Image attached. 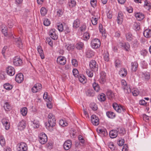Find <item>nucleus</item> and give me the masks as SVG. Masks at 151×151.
Masks as SVG:
<instances>
[{
	"mask_svg": "<svg viewBox=\"0 0 151 151\" xmlns=\"http://www.w3.org/2000/svg\"><path fill=\"white\" fill-rule=\"evenodd\" d=\"M48 124H45L46 128L50 132L53 130L52 128L56 124V120L55 116L52 113H50L47 116Z\"/></svg>",
	"mask_w": 151,
	"mask_h": 151,
	"instance_id": "obj_1",
	"label": "nucleus"
},
{
	"mask_svg": "<svg viewBox=\"0 0 151 151\" xmlns=\"http://www.w3.org/2000/svg\"><path fill=\"white\" fill-rule=\"evenodd\" d=\"M101 44L99 39L97 38L93 39L91 40V46L92 48L96 49L100 47Z\"/></svg>",
	"mask_w": 151,
	"mask_h": 151,
	"instance_id": "obj_2",
	"label": "nucleus"
},
{
	"mask_svg": "<svg viewBox=\"0 0 151 151\" xmlns=\"http://www.w3.org/2000/svg\"><path fill=\"white\" fill-rule=\"evenodd\" d=\"M122 87L123 89L124 92L126 93H129L131 92L130 88L127 85L125 81L122 80L121 81Z\"/></svg>",
	"mask_w": 151,
	"mask_h": 151,
	"instance_id": "obj_3",
	"label": "nucleus"
},
{
	"mask_svg": "<svg viewBox=\"0 0 151 151\" xmlns=\"http://www.w3.org/2000/svg\"><path fill=\"white\" fill-rule=\"evenodd\" d=\"M112 106L115 110L119 113L122 112H124L125 111V109L124 107L121 105H118L116 103H113Z\"/></svg>",
	"mask_w": 151,
	"mask_h": 151,
	"instance_id": "obj_4",
	"label": "nucleus"
},
{
	"mask_svg": "<svg viewBox=\"0 0 151 151\" xmlns=\"http://www.w3.org/2000/svg\"><path fill=\"white\" fill-rule=\"evenodd\" d=\"M91 70L94 72L97 71L98 69V65L96 62L94 60H91L89 64Z\"/></svg>",
	"mask_w": 151,
	"mask_h": 151,
	"instance_id": "obj_5",
	"label": "nucleus"
},
{
	"mask_svg": "<svg viewBox=\"0 0 151 151\" xmlns=\"http://www.w3.org/2000/svg\"><path fill=\"white\" fill-rule=\"evenodd\" d=\"M17 149L18 151H27V145L25 143L21 142L17 145Z\"/></svg>",
	"mask_w": 151,
	"mask_h": 151,
	"instance_id": "obj_6",
	"label": "nucleus"
},
{
	"mask_svg": "<svg viewBox=\"0 0 151 151\" xmlns=\"http://www.w3.org/2000/svg\"><path fill=\"white\" fill-rule=\"evenodd\" d=\"M39 142L42 144H45L47 141V137L46 135L43 132L41 133L39 135Z\"/></svg>",
	"mask_w": 151,
	"mask_h": 151,
	"instance_id": "obj_7",
	"label": "nucleus"
},
{
	"mask_svg": "<svg viewBox=\"0 0 151 151\" xmlns=\"http://www.w3.org/2000/svg\"><path fill=\"white\" fill-rule=\"evenodd\" d=\"M106 73L103 71L100 73V78L99 79V81L101 84H104L106 82Z\"/></svg>",
	"mask_w": 151,
	"mask_h": 151,
	"instance_id": "obj_8",
	"label": "nucleus"
},
{
	"mask_svg": "<svg viewBox=\"0 0 151 151\" xmlns=\"http://www.w3.org/2000/svg\"><path fill=\"white\" fill-rule=\"evenodd\" d=\"M92 123L95 126H97L99 124V119L97 116L95 115H93L91 117Z\"/></svg>",
	"mask_w": 151,
	"mask_h": 151,
	"instance_id": "obj_9",
	"label": "nucleus"
},
{
	"mask_svg": "<svg viewBox=\"0 0 151 151\" xmlns=\"http://www.w3.org/2000/svg\"><path fill=\"white\" fill-rule=\"evenodd\" d=\"M13 62L14 65L16 66H20L22 63V60L18 56H16L14 58Z\"/></svg>",
	"mask_w": 151,
	"mask_h": 151,
	"instance_id": "obj_10",
	"label": "nucleus"
},
{
	"mask_svg": "<svg viewBox=\"0 0 151 151\" xmlns=\"http://www.w3.org/2000/svg\"><path fill=\"white\" fill-rule=\"evenodd\" d=\"M57 61L58 64L61 65H64L66 63V58L64 56H59L57 58Z\"/></svg>",
	"mask_w": 151,
	"mask_h": 151,
	"instance_id": "obj_11",
	"label": "nucleus"
},
{
	"mask_svg": "<svg viewBox=\"0 0 151 151\" xmlns=\"http://www.w3.org/2000/svg\"><path fill=\"white\" fill-rule=\"evenodd\" d=\"M6 72L7 74L10 76H13L15 73L14 69L12 66H9L6 68Z\"/></svg>",
	"mask_w": 151,
	"mask_h": 151,
	"instance_id": "obj_12",
	"label": "nucleus"
},
{
	"mask_svg": "<svg viewBox=\"0 0 151 151\" xmlns=\"http://www.w3.org/2000/svg\"><path fill=\"white\" fill-rule=\"evenodd\" d=\"M72 142L70 140H68L66 141L63 144V147L65 150H68L71 147Z\"/></svg>",
	"mask_w": 151,
	"mask_h": 151,
	"instance_id": "obj_13",
	"label": "nucleus"
},
{
	"mask_svg": "<svg viewBox=\"0 0 151 151\" xmlns=\"http://www.w3.org/2000/svg\"><path fill=\"white\" fill-rule=\"evenodd\" d=\"M55 29H52L49 32V34L51 37L54 40H56L58 38V36L55 32Z\"/></svg>",
	"mask_w": 151,
	"mask_h": 151,
	"instance_id": "obj_14",
	"label": "nucleus"
},
{
	"mask_svg": "<svg viewBox=\"0 0 151 151\" xmlns=\"http://www.w3.org/2000/svg\"><path fill=\"white\" fill-rule=\"evenodd\" d=\"M16 81L19 83H21L23 80L24 76L22 73H19L16 75L15 77Z\"/></svg>",
	"mask_w": 151,
	"mask_h": 151,
	"instance_id": "obj_15",
	"label": "nucleus"
},
{
	"mask_svg": "<svg viewBox=\"0 0 151 151\" xmlns=\"http://www.w3.org/2000/svg\"><path fill=\"white\" fill-rule=\"evenodd\" d=\"M25 122L24 120L19 122L18 124V129L20 130H23L25 128Z\"/></svg>",
	"mask_w": 151,
	"mask_h": 151,
	"instance_id": "obj_16",
	"label": "nucleus"
},
{
	"mask_svg": "<svg viewBox=\"0 0 151 151\" xmlns=\"http://www.w3.org/2000/svg\"><path fill=\"white\" fill-rule=\"evenodd\" d=\"M123 13L121 12H119L118 13L117 17V21L119 24H121L123 19Z\"/></svg>",
	"mask_w": 151,
	"mask_h": 151,
	"instance_id": "obj_17",
	"label": "nucleus"
},
{
	"mask_svg": "<svg viewBox=\"0 0 151 151\" xmlns=\"http://www.w3.org/2000/svg\"><path fill=\"white\" fill-rule=\"evenodd\" d=\"M120 45L122 49H125L126 51H128L130 47V45L128 43L120 42Z\"/></svg>",
	"mask_w": 151,
	"mask_h": 151,
	"instance_id": "obj_18",
	"label": "nucleus"
},
{
	"mask_svg": "<svg viewBox=\"0 0 151 151\" xmlns=\"http://www.w3.org/2000/svg\"><path fill=\"white\" fill-rule=\"evenodd\" d=\"M37 87L38 89H41L42 88L41 84L40 83L36 84L32 89V91L33 93H36L38 91L37 89L36 88Z\"/></svg>",
	"mask_w": 151,
	"mask_h": 151,
	"instance_id": "obj_19",
	"label": "nucleus"
},
{
	"mask_svg": "<svg viewBox=\"0 0 151 151\" xmlns=\"http://www.w3.org/2000/svg\"><path fill=\"white\" fill-rule=\"evenodd\" d=\"M118 135V132L117 130H112L109 132V135L111 138H115Z\"/></svg>",
	"mask_w": 151,
	"mask_h": 151,
	"instance_id": "obj_20",
	"label": "nucleus"
},
{
	"mask_svg": "<svg viewBox=\"0 0 151 151\" xmlns=\"http://www.w3.org/2000/svg\"><path fill=\"white\" fill-rule=\"evenodd\" d=\"M143 35L146 38H149L151 37V29H146L144 31Z\"/></svg>",
	"mask_w": 151,
	"mask_h": 151,
	"instance_id": "obj_21",
	"label": "nucleus"
},
{
	"mask_svg": "<svg viewBox=\"0 0 151 151\" xmlns=\"http://www.w3.org/2000/svg\"><path fill=\"white\" fill-rule=\"evenodd\" d=\"M86 55L87 58H91L94 56V52L91 50H88L86 52Z\"/></svg>",
	"mask_w": 151,
	"mask_h": 151,
	"instance_id": "obj_22",
	"label": "nucleus"
},
{
	"mask_svg": "<svg viewBox=\"0 0 151 151\" xmlns=\"http://www.w3.org/2000/svg\"><path fill=\"white\" fill-rule=\"evenodd\" d=\"M80 21L79 19H77L75 20L73 23V29H76L78 28L80 26Z\"/></svg>",
	"mask_w": 151,
	"mask_h": 151,
	"instance_id": "obj_23",
	"label": "nucleus"
},
{
	"mask_svg": "<svg viewBox=\"0 0 151 151\" xmlns=\"http://www.w3.org/2000/svg\"><path fill=\"white\" fill-rule=\"evenodd\" d=\"M119 75L122 77H125L127 74V71L125 68H121L119 72Z\"/></svg>",
	"mask_w": 151,
	"mask_h": 151,
	"instance_id": "obj_24",
	"label": "nucleus"
},
{
	"mask_svg": "<svg viewBox=\"0 0 151 151\" xmlns=\"http://www.w3.org/2000/svg\"><path fill=\"white\" fill-rule=\"evenodd\" d=\"M15 42L17 46L20 48L22 47V43L21 39L20 38H16Z\"/></svg>",
	"mask_w": 151,
	"mask_h": 151,
	"instance_id": "obj_25",
	"label": "nucleus"
},
{
	"mask_svg": "<svg viewBox=\"0 0 151 151\" xmlns=\"http://www.w3.org/2000/svg\"><path fill=\"white\" fill-rule=\"evenodd\" d=\"M37 49L41 58L42 59H44L45 57L43 52V50L41 47L40 46H38L37 47Z\"/></svg>",
	"mask_w": 151,
	"mask_h": 151,
	"instance_id": "obj_26",
	"label": "nucleus"
},
{
	"mask_svg": "<svg viewBox=\"0 0 151 151\" xmlns=\"http://www.w3.org/2000/svg\"><path fill=\"white\" fill-rule=\"evenodd\" d=\"M117 132H119V134L121 136L124 135L126 133L124 129L123 128H117Z\"/></svg>",
	"mask_w": 151,
	"mask_h": 151,
	"instance_id": "obj_27",
	"label": "nucleus"
},
{
	"mask_svg": "<svg viewBox=\"0 0 151 151\" xmlns=\"http://www.w3.org/2000/svg\"><path fill=\"white\" fill-rule=\"evenodd\" d=\"M135 16L138 21L142 20L144 17L143 14L139 13H137L135 14Z\"/></svg>",
	"mask_w": 151,
	"mask_h": 151,
	"instance_id": "obj_28",
	"label": "nucleus"
},
{
	"mask_svg": "<svg viewBox=\"0 0 151 151\" xmlns=\"http://www.w3.org/2000/svg\"><path fill=\"white\" fill-rule=\"evenodd\" d=\"M106 116L108 117L111 119H113L115 117V114L111 111H108L106 113Z\"/></svg>",
	"mask_w": 151,
	"mask_h": 151,
	"instance_id": "obj_29",
	"label": "nucleus"
},
{
	"mask_svg": "<svg viewBox=\"0 0 151 151\" xmlns=\"http://www.w3.org/2000/svg\"><path fill=\"white\" fill-rule=\"evenodd\" d=\"M142 77L146 80H148L150 78V74L149 73H142Z\"/></svg>",
	"mask_w": 151,
	"mask_h": 151,
	"instance_id": "obj_30",
	"label": "nucleus"
},
{
	"mask_svg": "<svg viewBox=\"0 0 151 151\" xmlns=\"http://www.w3.org/2000/svg\"><path fill=\"white\" fill-rule=\"evenodd\" d=\"M68 5L70 8H72L76 5V2L74 0H69L68 1Z\"/></svg>",
	"mask_w": 151,
	"mask_h": 151,
	"instance_id": "obj_31",
	"label": "nucleus"
},
{
	"mask_svg": "<svg viewBox=\"0 0 151 151\" xmlns=\"http://www.w3.org/2000/svg\"><path fill=\"white\" fill-rule=\"evenodd\" d=\"M132 69L133 71H136L137 70L138 66L137 63L136 62H134L131 63Z\"/></svg>",
	"mask_w": 151,
	"mask_h": 151,
	"instance_id": "obj_32",
	"label": "nucleus"
},
{
	"mask_svg": "<svg viewBox=\"0 0 151 151\" xmlns=\"http://www.w3.org/2000/svg\"><path fill=\"white\" fill-rule=\"evenodd\" d=\"M97 131L99 134H102L104 136H106L108 134L107 131L105 129H97Z\"/></svg>",
	"mask_w": 151,
	"mask_h": 151,
	"instance_id": "obj_33",
	"label": "nucleus"
},
{
	"mask_svg": "<svg viewBox=\"0 0 151 151\" xmlns=\"http://www.w3.org/2000/svg\"><path fill=\"white\" fill-rule=\"evenodd\" d=\"M94 90L97 92L100 90V87L98 83L94 82L92 84Z\"/></svg>",
	"mask_w": 151,
	"mask_h": 151,
	"instance_id": "obj_34",
	"label": "nucleus"
},
{
	"mask_svg": "<svg viewBox=\"0 0 151 151\" xmlns=\"http://www.w3.org/2000/svg\"><path fill=\"white\" fill-rule=\"evenodd\" d=\"M86 94L87 96H93L95 95V92L92 90H88L86 92Z\"/></svg>",
	"mask_w": 151,
	"mask_h": 151,
	"instance_id": "obj_35",
	"label": "nucleus"
},
{
	"mask_svg": "<svg viewBox=\"0 0 151 151\" xmlns=\"http://www.w3.org/2000/svg\"><path fill=\"white\" fill-rule=\"evenodd\" d=\"M106 95L109 99H111L114 98V93L111 90H108L106 92Z\"/></svg>",
	"mask_w": 151,
	"mask_h": 151,
	"instance_id": "obj_36",
	"label": "nucleus"
},
{
	"mask_svg": "<svg viewBox=\"0 0 151 151\" xmlns=\"http://www.w3.org/2000/svg\"><path fill=\"white\" fill-rule=\"evenodd\" d=\"M99 100L101 101H104L106 99V96L104 94L102 93L98 96Z\"/></svg>",
	"mask_w": 151,
	"mask_h": 151,
	"instance_id": "obj_37",
	"label": "nucleus"
},
{
	"mask_svg": "<svg viewBox=\"0 0 151 151\" xmlns=\"http://www.w3.org/2000/svg\"><path fill=\"white\" fill-rule=\"evenodd\" d=\"M32 122V125L34 128H37L39 127V123L38 121L36 120H34Z\"/></svg>",
	"mask_w": 151,
	"mask_h": 151,
	"instance_id": "obj_38",
	"label": "nucleus"
},
{
	"mask_svg": "<svg viewBox=\"0 0 151 151\" xmlns=\"http://www.w3.org/2000/svg\"><path fill=\"white\" fill-rule=\"evenodd\" d=\"M4 107L6 111H9L11 109V107L7 102H5L4 106Z\"/></svg>",
	"mask_w": 151,
	"mask_h": 151,
	"instance_id": "obj_39",
	"label": "nucleus"
},
{
	"mask_svg": "<svg viewBox=\"0 0 151 151\" xmlns=\"http://www.w3.org/2000/svg\"><path fill=\"white\" fill-rule=\"evenodd\" d=\"M27 112V109L26 107L22 108L20 109V113L23 116H25Z\"/></svg>",
	"mask_w": 151,
	"mask_h": 151,
	"instance_id": "obj_40",
	"label": "nucleus"
},
{
	"mask_svg": "<svg viewBox=\"0 0 151 151\" xmlns=\"http://www.w3.org/2000/svg\"><path fill=\"white\" fill-rule=\"evenodd\" d=\"M126 37L127 40L129 41H130L133 40V36L132 34L130 33H128L126 34Z\"/></svg>",
	"mask_w": 151,
	"mask_h": 151,
	"instance_id": "obj_41",
	"label": "nucleus"
},
{
	"mask_svg": "<svg viewBox=\"0 0 151 151\" xmlns=\"http://www.w3.org/2000/svg\"><path fill=\"white\" fill-rule=\"evenodd\" d=\"M4 87L5 89L8 90H11L13 87V86L9 83L4 84Z\"/></svg>",
	"mask_w": 151,
	"mask_h": 151,
	"instance_id": "obj_42",
	"label": "nucleus"
},
{
	"mask_svg": "<svg viewBox=\"0 0 151 151\" xmlns=\"http://www.w3.org/2000/svg\"><path fill=\"white\" fill-rule=\"evenodd\" d=\"M57 26L58 30L60 32H62L64 30V25L61 23H59L57 24Z\"/></svg>",
	"mask_w": 151,
	"mask_h": 151,
	"instance_id": "obj_43",
	"label": "nucleus"
},
{
	"mask_svg": "<svg viewBox=\"0 0 151 151\" xmlns=\"http://www.w3.org/2000/svg\"><path fill=\"white\" fill-rule=\"evenodd\" d=\"M83 43L79 42L77 43L76 45V47L78 50H81L82 49L83 46Z\"/></svg>",
	"mask_w": 151,
	"mask_h": 151,
	"instance_id": "obj_44",
	"label": "nucleus"
},
{
	"mask_svg": "<svg viewBox=\"0 0 151 151\" xmlns=\"http://www.w3.org/2000/svg\"><path fill=\"white\" fill-rule=\"evenodd\" d=\"M47 11L45 8L42 7L41 8L40 10V12L41 15L42 16H44L47 13Z\"/></svg>",
	"mask_w": 151,
	"mask_h": 151,
	"instance_id": "obj_45",
	"label": "nucleus"
},
{
	"mask_svg": "<svg viewBox=\"0 0 151 151\" xmlns=\"http://www.w3.org/2000/svg\"><path fill=\"white\" fill-rule=\"evenodd\" d=\"M92 70H90L89 69H87L86 71V73L87 76L90 78H91L93 76V73Z\"/></svg>",
	"mask_w": 151,
	"mask_h": 151,
	"instance_id": "obj_46",
	"label": "nucleus"
},
{
	"mask_svg": "<svg viewBox=\"0 0 151 151\" xmlns=\"http://www.w3.org/2000/svg\"><path fill=\"white\" fill-rule=\"evenodd\" d=\"M59 124L60 125L63 127L66 126L68 125V123L66 122V121L63 119L59 121Z\"/></svg>",
	"mask_w": 151,
	"mask_h": 151,
	"instance_id": "obj_47",
	"label": "nucleus"
},
{
	"mask_svg": "<svg viewBox=\"0 0 151 151\" xmlns=\"http://www.w3.org/2000/svg\"><path fill=\"white\" fill-rule=\"evenodd\" d=\"M90 38V35L89 33L88 32H85L83 36V38L84 40H87Z\"/></svg>",
	"mask_w": 151,
	"mask_h": 151,
	"instance_id": "obj_48",
	"label": "nucleus"
},
{
	"mask_svg": "<svg viewBox=\"0 0 151 151\" xmlns=\"http://www.w3.org/2000/svg\"><path fill=\"white\" fill-rule=\"evenodd\" d=\"M65 47L68 51H70L71 50H73L74 48V46L72 44L66 45Z\"/></svg>",
	"mask_w": 151,
	"mask_h": 151,
	"instance_id": "obj_49",
	"label": "nucleus"
},
{
	"mask_svg": "<svg viewBox=\"0 0 151 151\" xmlns=\"http://www.w3.org/2000/svg\"><path fill=\"white\" fill-rule=\"evenodd\" d=\"M104 60L106 61H108L109 58V55L108 52H106L105 53H104Z\"/></svg>",
	"mask_w": 151,
	"mask_h": 151,
	"instance_id": "obj_50",
	"label": "nucleus"
},
{
	"mask_svg": "<svg viewBox=\"0 0 151 151\" xmlns=\"http://www.w3.org/2000/svg\"><path fill=\"white\" fill-rule=\"evenodd\" d=\"M91 18V22L93 25H96L98 22V18L92 17Z\"/></svg>",
	"mask_w": 151,
	"mask_h": 151,
	"instance_id": "obj_51",
	"label": "nucleus"
},
{
	"mask_svg": "<svg viewBox=\"0 0 151 151\" xmlns=\"http://www.w3.org/2000/svg\"><path fill=\"white\" fill-rule=\"evenodd\" d=\"M133 27L136 30H139L140 27L139 23L137 22H134L133 25Z\"/></svg>",
	"mask_w": 151,
	"mask_h": 151,
	"instance_id": "obj_52",
	"label": "nucleus"
},
{
	"mask_svg": "<svg viewBox=\"0 0 151 151\" xmlns=\"http://www.w3.org/2000/svg\"><path fill=\"white\" fill-rule=\"evenodd\" d=\"M5 140L4 137L1 136H0V144L1 146H4L5 145Z\"/></svg>",
	"mask_w": 151,
	"mask_h": 151,
	"instance_id": "obj_53",
	"label": "nucleus"
},
{
	"mask_svg": "<svg viewBox=\"0 0 151 151\" xmlns=\"http://www.w3.org/2000/svg\"><path fill=\"white\" fill-rule=\"evenodd\" d=\"M99 27L100 32L102 34L105 33V30L102 26V24H100L99 25Z\"/></svg>",
	"mask_w": 151,
	"mask_h": 151,
	"instance_id": "obj_54",
	"label": "nucleus"
},
{
	"mask_svg": "<svg viewBox=\"0 0 151 151\" xmlns=\"http://www.w3.org/2000/svg\"><path fill=\"white\" fill-rule=\"evenodd\" d=\"M144 6H147L146 8H147L148 10H149L151 9V6L150 5V4L149 3L147 0H145V1Z\"/></svg>",
	"mask_w": 151,
	"mask_h": 151,
	"instance_id": "obj_55",
	"label": "nucleus"
},
{
	"mask_svg": "<svg viewBox=\"0 0 151 151\" xmlns=\"http://www.w3.org/2000/svg\"><path fill=\"white\" fill-rule=\"evenodd\" d=\"M91 106L92 109L93 110L96 111L98 109V107L97 105L94 103H93L91 104Z\"/></svg>",
	"mask_w": 151,
	"mask_h": 151,
	"instance_id": "obj_56",
	"label": "nucleus"
},
{
	"mask_svg": "<svg viewBox=\"0 0 151 151\" xmlns=\"http://www.w3.org/2000/svg\"><path fill=\"white\" fill-rule=\"evenodd\" d=\"M63 30L65 34H67L70 32V30L69 29V27L66 25H64Z\"/></svg>",
	"mask_w": 151,
	"mask_h": 151,
	"instance_id": "obj_57",
	"label": "nucleus"
},
{
	"mask_svg": "<svg viewBox=\"0 0 151 151\" xmlns=\"http://www.w3.org/2000/svg\"><path fill=\"white\" fill-rule=\"evenodd\" d=\"M44 24L46 26H48L50 24V21L47 19H45L43 22Z\"/></svg>",
	"mask_w": 151,
	"mask_h": 151,
	"instance_id": "obj_58",
	"label": "nucleus"
},
{
	"mask_svg": "<svg viewBox=\"0 0 151 151\" xmlns=\"http://www.w3.org/2000/svg\"><path fill=\"white\" fill-rule=\"evenodd\" d=\"M7 29L6 27H4V28L2 29V32L5 36H6L8 35Z\"/></svg>",
	"mask_w": 151,
	"mask_h": 151,
	"instance_id": "obj_59",
	"label": "nucleus"
},
{
	"mask_svg": "<svg viewBox=\"0 0 151 151\" xmlns=\"http://www.w3.org/2000/svg\"><path fill=\"white\" fill-rule=\"evenodd\" d=\"M78 79L81 82H83L85 81V77L84 75H82L78 77Z\"/></svg>",
	"mask_w": 151,
	"mask_h": 151,
	"instance_id": "obj_60",
	"label": "nucleus"
},
{
	"mask_svg": "<svg viewBox=\"0 0 151 151\" xmlns=\"http://www.w3.org/2000/svg\"><path fill=\"white\" fill-rule=\"evenodd\" d=\"M73 73L75 77H77L78 76V71L76 69H74L73 70Z\"/></svg>",
	"mask_w": 151,
	"mask_h": 151,
	"instance_id": "obj_61",
	"label": "nucleus"
},
{
	"mask_svg": "<svg viewBox=\"0 0 151 151\" xmlns=\"http://www.w3.org/2000/svg\"><path fill=\"white\" fill-rule=\"evenodd\" d=\"M46 42L51 47L53 46V43L50 38H47L46 39Z\"/></svg>",
	"mask_w": 151,
	"mask_h": 151,
	"instance_id": "obj_62",
	"label": "nucleus"
},
{
	"mask_svg": "<svg viewBox=\"0 0 151 151\" xmlns=\"http://www.w3.org/2000/svg\"><path fill=\"white\" fill-rule=\"evenodd\" d=\"M108 146L111 150H114L115 147L113 142H110L108 144Z\"/></svg>",
	"mask_w": 151,
	"mask_h": 151,
	"instance_id": "obj_63",
	"label": "nucleus"
},
{
	"mask_svg": "<svg viewBox=\"0 0 151 151\" xmlns=\"http://www.w3.org/2000/svg\"><path fill=\"white\" fill-rule=\"evenodd\" d=\"M71 62L72 65L75 67H77L78 66V62L76 59H72V60Z\"/></svg>",
	"mask_w": 151,
	"mask_h": 151,
	"instance_id": "obj_64",
	"label": "nucleus"
}]
</instances>
